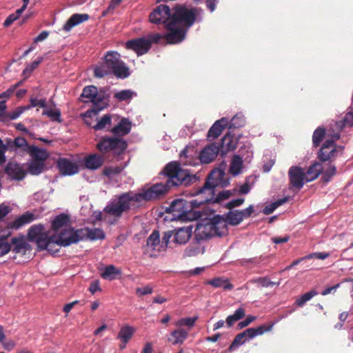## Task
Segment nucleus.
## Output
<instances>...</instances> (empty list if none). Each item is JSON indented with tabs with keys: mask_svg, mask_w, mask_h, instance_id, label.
<instances>
[{
	"mask_svg": "<svg viewBox=\"0 0 353 353\" xmlns=\"http://www.w3.org/2000/svg\"><path fill=\"white\" fill-rule=\"evenodd\" d=\"M170 189L165 183H157L145 187L139 192H124L117 196L116 201L109 203L104 210L114 217H121L124 212H137L146 202L161 199Z\"/></svg>",
	"mask_w": 353,
	"mask_h": 353,
	"instance_id": "1",
	"label": "nucleus"
},
{
	"mask_svg": "<svg viewBox=\"0 0 353 353\" xmlns=\"http://www.w3.org/2000/svg\"><path fill=\"white\" fill-rule=\"evenodd\" d=\"M202 14L203 10L201 8L176 6L172 9L171 21L166 26L168 32L165 38L167 43L176 44L183 41L188 29L194 22L202 21Z\"/></svg>",
	"mask_w": 353,
	"mask_h": 353,
	"instance_id": "2",
	"label": "nucleus"
},
{
	"mask_svg": "<svg viewBox=\"0 0 353 353\" xmlns=\"http://www.w3.org/2000/svg\"><path fill=\"white\" fill-rule=\"evenodd\" d=\"M226 168V162L222 161L217 168H214L209 173L203 185L196 191V195L201 196V199L199 201H192V205L196 206L210 203L214 199L215 188L218 186L225 188L230 185V179L225 176Z\"/></svg>",
	"mask_w": 353,
	"mask_h": 353,
	"instance_id": "3",
	"label": "nucleus"
},
{
	"mask_svg": "<svg viewBox=\"0 0 353 353\" xmlns=\"http://www.w3.org/2000/svg\"><path fill=\"white\" fill-rule=\"evenodd\" d=\"M81 97L84 103L91 102L94 105L93 109L88 110L82 114L85 123L91 126L90 119L109 105V95L103 88L99 90L94 85H88L83 89Z\"/></svg>",
	"mask_w": 353,
	"mask_h": 353,
	"instance_id": "4",
	"label": "nucleus"
},
{
	"mask_svg": "<svg viewBox=\"0 0 353 353\" xmlns=\"http://www.w3.org/2000/svg\"><path fill=\"white\" fill-rule=\"evenodd\" d=\"M162 173L167 177L165 184L170 188L180 185L188 186L196 183L199 177L188 170L181 168L180 163L172 161L163 168Z\"/></svg>",
	"mask_w": 353,
	"mask_h": 353,
	"instance_id": "5",
	"label": "nucleus"
},
{
	"mask_svg": "<svg viewBox=\"0 0 353 353\" xmlns=\"http://www.w3.org/2000/svg\"><path fill=\"white\" fill-rule=\"evenodd\" d=\"M239 137L227 132L221 139L220 143H212L205 146L199 154H226L234 152L237 147Z\"/></svg>",
	"mask_w": 353,
	"mask_h": 353,
	"instance_id": "6",
	"label": "nucleus"
},
{
	"mask_svg": "<svg viewBox=\"0 0 353 353\" xmlns=\"http://www.w3.org/2000/svg\"><path fill=\"white\" fill-rule=\"evenodd\" d=\"M104 62L117 77L124 79L130 75L128 68L120 59V54L117 52H108L104 57Z\"/></svg>",
	"mask_w": 353,
	"mask_h": 353,
	"instance_id": "7",
	"label": "nucleus"
},
{
	"mask_svg": "<svg viewBox=\"0 0 353 353\" xmlns=\"http://www.w3.org/2000/svg\"><path fill=\"white\" fill-rule=\"evenodd\" d=\"M272 325L263 324L258 327H251L245 330L244 332L236 335L233 341L229 347L230 352L234 350L239 345H243L246 341L252 339L253 338L263 334L266 332L272 330Z\"/></svg>",
	"mask_w": 353,
	"mask_h": 353,
	"instance_id": "8",
	"label": "nucleus"
},
{
	"mask_svg": "<svg viewBox=\"0 0 353 353\" xmlns=\"http://www.w3.org/2000/svg\"><path fill=\"white\" fill-rule=\"evenodd\" d=\"M127 146V142L118 137H103L97 143V148L101 152H112L113 154H121Z\"/></svg>",
	"mask_w": 353,
	"mask_h": 353,
	"instance_id": "9",
	"label": "nucleus"
},
{
	"mask_svg": "<svg viewBox=\"0 0 353 353\" xmlns=\"http://www.w3.org/2000/svg\"><path fill=\"white\" fill-rule=\"evenodd\" d=\"M82 232L80 229L75 230L72 227L65 228L57 234V245L65 248L76 244L81 241Z\"/></svg>",
	"mask_w": 353,
	"mask_h": 353,
	"instance_id": "10",
	"label": "nucleus"
},
{
	"mask_svg": "<svg viewBox=\"0 0 353 353\" xmlns=\"http://www.w3.org/2000/svg\"><path fill=\"white\" fill-rule=\"evenodd\" d=\"M289 188L290 190H296L299 191L306 183V176L305 168L293 165L288 170Z\"/></svg>",
	"mask_w": 353,
	"mask_h": 353,
	"instance_id": "11",
	"label": "nucleus"
},
{
	"mask_svg": "<svg viewBox=\"0 0 353 353\" xmlns=\"http://www.w3.org/2000/svg\"><path fill=\"white\" fill-rule=\"evenodd\" d=\"M172 10L167 5L158 6L149 15V20L152 23L166 26L171 21Z\"/></svg>",
	"mask_w": 353,
	"mask_h": 353,
	"instance_id": "12",
	"label": "nucleus"
},
{
	"mask_svg": "<svg viewBox=\"0 0 353 353\" xmlns=\"http://www.w3.org/2000/svg\"><path fill=\"white\" fill-rule=\"evenodd\" d=\"M6 142L7 151L14 152L17 151V149H21L23 152H28L29 154H37V148L30 146L23 137H19L14 140L7 139Z\"/></svg>",
	"mask_w": 353,
	"mask_h": 353,
	"instance_id": "13",
	"label": "nucleus"
},
{
	"mask_svg": "<svg viewBox=\"0 0 353 353\" xmlns=\"http://www.w3.org/2000/svg\"><path fill=\"white\" fill-rule=\"evenodd\" d=\"M194 200H192L190 201L191 206L189 205L188 202L183 199H175L174 200L168 210L170 212L174 213L176 216L181 219H185L187 218V213L190 210V209L193 208H196V206L192 205V201ZM199 201L198 200H196ZM200 205H196V207H199Z\"/></svg>",
	"mask_w": 353,
	"mask_h": 353,
	"instance_id": "14",
	"label": "nucleus"
},
{
	"mask_svg": "<svg viewBox=\"0 0 353 353\" xmlns=\"http://www.w3.org/2000/svg\"><path fill=\"white\" fill-rule=\"evenodd\" d=\"M125 48L132 50L138 56L147 53L150 49V42L145 37H140L128 41L125 43Z\"/></svg>",
	"mask_w": 353,
	"mask_h": 353,
	"instance_id": "15",
	"label": "nucleus"
},
{
	"mask_svg": "<svg viewBox=\"0 0 353 353\" xmlns=\"http://www.w3.org/2000/svg\"><path fill=\"white\" fill-rule=\"evenodd\" d=\"M5 172L10 179L14 181H21L26 175V171L22 165L12 162H9L7 164L5 168Z\"/></svg>",
	"mask_w": 353,
	"mask_h": 353,
	"instance_id": "16",
	"label": "nucleus"
},
{
	"mask_svg": "<svg viewBox=\"0 0 353 353\" xmlns=\"http://www.w3.org/2000/svg\"><path fill=\"white\" fill-rule=\"evenodd\" d=\"M330 156H322L323 171L321 172V181L323 184L328 183L336 174V166L330 162Z\"/></svg>",
	"mask_w": 353,
	"mask_h": 353,
	"instance_id": "17",
	"label": "nucleus"
},
{
	"mask_svg": "<svg viewBox=\"0 0 353 353\" xmlns=\"http://www.w3.org/2000/svg\"><path fill=\"white\" fill-rule=\"evenodd\" d=\"M28 172L32 175H38L46 170L45 162L49 156H32Z\"/></svg>",
	"mask_w": 353,
	"mask_h": 353,
	"instance_id": "18",
	"label": "nucleus"
},
{
	"mask_svg": "<svg viewBox=\"0 0 353 353\" xmlns=\"http://www.w3.org/2000/svg\"><path fill=\"white\" fill-rule=\"evenodd\" d=\"M228 123V119L226 117H223L219 120L216 121L209 129L206 140L212 141L217 139L225 128Z\"/></svg>",
	"mask_w": 353,
	"mask_h": 353,
	"instance_id": "19",
	"label": "nucleus"
},
{
	"mask_svg": "<svg viewBox=\"0 0 353 353\" xmlns=\"http://www.w3.org/2000/svg\"><path fill=\"white\" fill-rule=\"evenodd\" d=\"M57 168L63 176H72L79 172L77 164L65 158H61L57 161Z\"/></svg>",
	"mask_w": 353,
	"mask_h": 353,
	"instance_id": "20",
	"label": "nucleus"
},
{
	"mask_svg": "<svg viewBox=\"0 0 353 353\" xmlns=\"http://www.w3.org/2000/svg\"><path fill=\"white\" fill-rule=\"evenodd\" d=\"M319 161H314L307 168H305V174L306 176V182H312L321 175L323 171V161H322V156Z\"/></svg>",
	"mask_w": 353,
	"mask_h": 353,
	"instance_id": "21",
	"label": "nucleus"
},
{
	"mask_svg": "<svg viewBox=\"0 0 353 353\" xmlns=\"http://www.w3.org/2000/svg\"><path fill=\"white\" fill-rule=\"evenodd\" d=\"M10 243L11 245V250L16 254L24 255L28 250L31 249L30 245L23 236L12 238Z\"/></svg>",
	"mask_w": 353,
	"mask_h": 353,
	"instance_id": "22",
	"label": "nucleus"
},
{
	"mask_svg": "<svg viewBox=\"0 0 353 353\" xmlns=\"http://www.w3.org/2000/svg\"><path fill=\"white\" fill-rule=\"evenodd\" d=\"M209 227L212 235L222 236L224 233L223 230H226L225 221L219 215L214 216L210 219Z\"/></svg>",
	"mask_w": 353,
	"mask_h": 353,
	"instance_id": "23",
	"label": "nucleus"
},
{
	"mask_svg": "<svg viewBox=\"0 0 353 353\" xmlns=\"http://www.w3.org/2000/svg\"><path fill=\"white\" fill-rule=\"evenodd\" d=\"M90 18L88 14H74L65 22L63 26V30L65 32H70L72 28L79 24L88 21Z\"/></svg>",
	"mask_w": 353,
	"mask_h": 353,
	"instance_id": "24",
	"label": "nucleus"
},
{
	"mask_svg": "<svg viewBox=\"0 0 353 353\" xmlns=\"http://www.w3.org/2000/svg\"><path fill=\"white\" fill-rule=\"evenodd\" d=\"M343 149V146L336 145L333 140H326L317 154H338L342 153Z\"/></svg>",
	"mask_w": 353,
	"mask_h": 353,
	"instance_id": "25",
	"label": "nucleus"
},
{
	"mask_svg": "<svg viewBox=\"0 0 353 353\" xmlns=\"http://www.w3.org/2000/svg\"><path fill=\"white\" fill-rule=\"evenodd\" d=\"M174 242L176 244H185L192 236V228L184 227L174 231Z\"/></svg>",
	"mask_w": 353,
	"mask_h": 353,
	"instance_id": "26",
	"label": "nucleus"
},
{
	"mask_svg": "<svg viewBox=\"0 0 353 353\" xmlns=\"http://www.w3.org/2000/svg\"><path fill=\"white\" fill-rule=\"evenodd\" d=\"M83 232L81 235V241L88 239L91 241L102 240L105 237V233L103 230L100 228L90 229L88 227L80 229Z\"/></svg>",
	"mask_w": 353,
	"mask_h": 353,
	"instance_id": "27",
	"label": "nucleus"
},
{
	"mask_svg": "<svg viewBox=\"0 0 353 353\" xmlns=\"http://www.w3.org/2000/svg\"><path fill=\"white\" fill-rule=\"evenodd\" d=\"M132 128V123L128 119L123 118L119 123L112 128L111 132L119 137L128 134Z\"/></svg>",
	"mask_w": 353,
	"mask_h": 353,
	"instance_id": "28",
	"label": "nucleus"
},
{
	"mask_svg": "<svg viewBox=\"0 0 353 353\" xmlns=\"http://www.w3.org/2000/svg\"><path fill=\"white\" fill-rule=\"evenodd\" d=\"M206 285H210L215 288H221L225 290H231L234 285L230 282V280L223 276L215 277L205 282Z\"/></svg>",
	"mask_w": 353,
	"mask_h": 353,
	"instance_id": "29",
	"label": "nucleus"
},
{
	"mask_svg": "<svg viewBox=\"0 0 353 353\" xmlns=\"http://www.w3.org/2000/svg\"><path fill=\"white\" fill-rule=\"evenodd\" d=\"M35 219L36 216L33 213L26 212L10 223V226L13 229H19L23 225L30 223Z\"/></svg>",
	"mask_w": 353,
	"mask_h": 353,
	"instance_id": "30",
	"label": "nucleus"
},
{
	"mask_svg": "<svg viewBox=\"0 0 353 353\" xmlns=\"http://www.w3.org/2000/svg\"><path fill=\"white\" fill-rule=\"evenodd\" d=\"M145 248L146 249L150 248L154 251H162L160 243L159 232L158 230H154L148 237Z\"/></svg>",
	"mask_w": 353,
	"mask_h": 353,
	"instance_id": "31",
	"label": "nucleus"
},
{
	"mask_svg": "<svg viewBox=\"0 0 353 353\" xmlns=\"http://www.w3.org/2000/svg\"><path fill=\"white\" fill-rule=\"evenodd\" d=\"M70 222V218L68 214H60L54 217L51 223L52 230L57 232L63 227L67 226Z\"/></svg>",
	"mask_w": 353,
	"mask_h": 353,
	"instance_id": "32",
	"label": "nucleus"
},
{
	"mask_svg": "<svg viewBox=\"0 0 353 353\" xmlns=\"http://www.w3.org/2000/svg\"><path fill=\"white\" fill-rule=\"evenodd\" d=\"M121 275V270L116 268L114 265H109L103 268L101 273V276L103 279L112 281Z\"/></svg>",
	"mask_w": 353,
	"mask_h": 353,
	"instance_id": "33",
	"label": "nucleus"
},
{
	"mask_svg": "<svg viewBox=\"0 0 353 353\" xmlns=\"http://www.w3.org/2000/svg\"><path fill=\"white\" fill-rule=\"evenodd\" d=\"M243 168V161L241 156H233L229 168V173L234 176L240 174Z\"/></svg>",
	"mask_w": 353,
	"mask_h": 353,
	"instance_id": "34",
	"label": "nucleus"
},
{
	"mask_svg": "<svg viewBox=\"0 0 353 353\" xmlns=\"http://www.w3.org/2000/svg\"><path fill=\"white\" fill-rule=\"evenodd\" d=\"M171 337L168 339L173 345L181 344L188 336V331L179 328L171 332Z\"/></svg>",
	"mask_w": 353,
	"mask_h": 353,
	"instance_id": "35",
	"label": "nucleus"
},
{
	"mask_svg": "<svg viewBox=\"0 0 353 353\" xmlns=\"http://www.w3.org/2000/svg\"><path fill=\"white\" fill-rule=\"evenodd\" d=\"M103 156H85L84 159L85 166L90 170H97L102 165L104 159Z\"/></svg>",
	"mask_w": 353,
	"mask_h": 353,
	"instance_id": "36",
	"label": "nucleus"
},
{
	"mask_svg": "<svg viewBox=\"0 0 353 353\" xmlns=\"http://www.w3.org/2000/svg\"><path fill=\"white\" fill-rule=\"evenodd\" d=\"M56 238V234L52 236H49L48 232L46 234H41V236L37 238L34 240V242H36L37 245L39 250H44L47 248L50 247L52 243V239Z\"/></svg>",
	"mask_w": 353,
	"mask_h": 353,
	"instance_id": "37",
	"label": "nucleus"
},
{
	"mask_svg": "<svg viewBox=\"0 0 353 353\" xmlns=\"http://www.w3.org/2000/svg\"><path fill=\"white\" fill-rule=\"evenodd\" d=\"M44 225L41 223L35 224L32 225L28 232V238L30 241H33L37 238L41 236V234H46L44 231Z\"/></svg>",
	"mask_w": 353,
	"mask_h": 353,
	"instance_id": "38",
	"label": "nucleus"
},
{
	"mask_svg": "<svg viewBox=\"0 0 353 353\" xmlns=\"http://www.w3.org/2000/svg\"><path fill=\"white\" fill-rule=\"evenodd\" d=\"M135 332V329L130 325L122 327L117 335V339L121 342L128 343Z\"/></svg>",
	"mask_w": 353,
	"mask_h": 353,
	"instance_id": "39",
	"label": "nucleus"
},
{
	"mask_svg": "<svg viewBox=\"0 0 353 353\" xmlns=\"http://www.w3.org/2000/svg\"><path fill=\"white\" fill-rule=\"evenodd\" d=\"M112 123V116L109 114L103 115L97 119V123L92 126L95 130H101L109 128Z\"/></svg>",
	"mask_w": 353,
	"mask_h": 353,
	"instance_id": "40",
	"label": "nucleus"
},
{
	"mask_svg": "<svg viewBox=\"0 0 353 353\" xmlns=\"http://www.w3.org/2000/svg\"><path fill=\"white\" fill-rule=\"evenodd\" d=\"M245 315V310L242 307L238 308L233 314L229 315L226 320L225 323L228 327H232L234 323L243 319Z\"/></svg>",
	"mask_w": 353,
	"mask_h": 353,
	"instance_id": "41",
	"label": "nucleus"
},
{
	"mask_svg": "<svg viewBox=\"0 0 353 353\" xmlns=\"http://www.w3.org/2000/svg\"><path fill=\"white\" fill-rule=\"evenodd\" d=\"M242 221V213L239 210H230L226 215V221L232 225H237Z\"/></svg>",
	"mask_w": 353,
	"mask_h": 353,
	"instance_id": "42",
	"label": "nucleus"
},
{
	"mask_svg": "<svg viewBox=\"0 0 353 353\" xmlns=\"http://www.w3.org/2000/svg\"><path fill=\"white\" fill-rule=\"evenodd\" d=\"M110 74L112 72L104 61L97 65L94 68V74L97 78H102Z\"/></svg>",
	"mask_w": 353,
	"mask_h": 353,
	"instance_id": "43",
	"label": "nucleus"
},
{
	"mask_svg": "<svg viewBox=\"0 0 353 353\" xmlns=\"http://www.w3.org/2000/svg\"><path fill=\"white\" fill-rule=\"evenodd\" d=\"M245 119L244 116L242 114L239 113V114H236V115H234L230 119V121H228L227 126H228V128L230 129L239 128L241 127H243L245 125Z\"/></svg>",
	"mask_w": 353,
	"mask_h": 353,
	"instance_id": "44",
	"label": "nucleus"
},
{
	"mask_svg": "<svg viewBox=\"0 0 353 353\" xmlns=\"http://www.w3.org/2000/svg\"><path fill=\"white\" fill-rule=\"evenodd\" d=\"M325 136V130L324 128H317L312 135V144L313 147L317 148L323 140Z\"/></svg>",
	"mask_w": 353,
	"mask_h": 353,
	"instance_id": "45",
	"label": "nucleus"
},
{
	"mask_svg": "<svg viewBox=\"0 0 353 353\" xmlns=\"http://www.w3.org/2000/svg\"><path fill=\"white\" fill-rule=\"evenodd\" d=\"M136 92L131 90H123L114 94V97L119 101H129L133 97L136 96Z\"/></svg>",
	"mask_w": 353,
	"mask_h": 353,
	"instance_id": "46",
	"label": "nucleus"
},
{
	"mask_svg": "<svg viewBox=\"0 0 353 353\" xmlns=\"http://www.w3.org/2000/svg\"><path fill=\"white\" fill-rule=\"evenodd\" d=\"M336 125L337 128L341 130L343 128L353 126V112H347L342 120L336 123Z\"/></svg>",
	"mask_w": 353,
	"mask_h": 353,
	"instance_id": "47",
	"label": "nucleus"
},
{
	"mask_svg": "<svg viewBox=\"0 0 353 353\" xmlns=\"http://www.w3.org/2000/svg\"><path fill=\"white\" fill-rule=\"evenodd\" d=\"M317 294H318V292H316V290H312L305 293L304 294L301 296L299 298H298L296 300L295 303L297 305V306L303 307L307 301H310L312 297H314V296H316Z\"/></svg>",
	"mask_w": 353,
	"mask_h": 353,
	"instance_id": "48",
	"label": "nucleus"
},
{
	"mask_svg": "<svg viewBox=\"0 0 353 353\" xmlns=\"http://www.w3.org/2000/svg\"><path fill=\"white\" fill-rule=\"evenodd\" d=\"M11 250V245L6 236L0 237V256H4Z\"/></svg>",
	"mask_w": 353,
	"mask_h": 353,
	"instance_id": "49",
	"label": "nucleus"
},
{
	"mask_svg": "<svg viewBox=\"0 0 353 353\" xmlns=\"http://www.w3.org/2000/svg\"><path fill=\"white\" fill-rule=\"evenodd\" d=\"M28 110V107L25 106H19L17 108L12 112H8L6 117V122L15 120L17 119L22 113Z\"/></svg>",
	"mask_w": 353,
	"mask_h": 353,
	"instance_id": "50",
	"label": "nucleus"
},
{
	"mask_svg": "<svg viewBox=\"0 0 353 353\" xmlns=\"http://www.w3.org/2000/svg\"><path fill=\"white\" fill-rule=\"evenodd\" d=\"M43 57H38L36 60L32 61L31 63L26 65V67L23 70V74L24 75L30 74L34 69H36L38 65L43 61Z\"/></svg>",
	"mask_w": 353,
	"mask_h": 353,
	"instance_id": "51",
	"label": "nucleus"
},
{
	"mask_svg": "<svg viewBox=\"0 0 353 353\" xmlns=\"http://www.w3.org/2000/svg\"><path fill=\"white\" fill-rule=\"evenodd\" d=\"M199 141L193 140L190 141L179 153V154H188V153H196V148L199 145Z\"/></svg>",
	"mask_w": 353,
	"mask_h": 353,
	"instance_id": "52",
	"label": "nucleus"
},
{
	"mask_svg": "<svg viewBox=\"0 0 353 353\" xmlns=\"http://www.w3.org/2000/svg\"><path fill=\"white\" fill-rule=\"evenodd\" d=\"M42 114L48 116L52 121H61V112L59 110L46 109L43 111Z\"/></svg>",
	"mask_w": 353,
	"mask_h": 353,
	"instance_id": "53",
	"label": "nucleus"
},
{
	"mask_svg": "<svg viewBox=\"0 0 353 353\" xmlns=\"http://www.w3.org/2000/svg\"><path fill=\"white\" fill-rule=\"evenodd\" d=\"M197 316L194 317H188V318H183L179 319L176 323V326H188L189 327H192L194 326L195 322L197 320Z\"/></svg>",
	"mask_w": 353,
	"mask_h": 353,
	"instance_id": "54",
	"label": "nucleus"
},
{
	"mask_svg": "<svg viewBox=\"0 0 353 353\" xmlns=\"http://www.w3.org/2000/svg\"><path fill=\"white\" fill-rule=\"evenodd\" d=\"M30 104L28 105H26L25 107H28V110L36 107L39 106L41 108L46 107V99H37V97H31L30 99Z\"/></svg>",
	"mask_w": 353,
	"mask_h": 353,
	"instance_id": "55",
	"label": "nucleus"
},
{
	"mask_svg": "<svg viewBox=\"0 0 353 353\" xmlns=\"http://www.w3.org/2000/svg\"><path fill=\"white\" fill-rule=\"evenodd\" d=\"M123 168L121 166L106 167L103 170V174L107 176H112L120 174Z\"/></svg>",
	"mask_w": 353,
	"mask_h": 353,
	"instance_id": "56",
	"label": "nucleus"
},
{
	"mask_svg": "<svg viewBox=\"0 0 353 353\" xmlns=\"http://www.w3.org/2000/svg\"><path fill=\"white\" fill-rule=\"evenodd\" d=\"M174 231H168L164 232L163 236L161 239H160L161 247L162 250H165L169 244L170 239L172 236Z\"/></svg>",
	"mask_w": 353,
	"mask_h": 353,
	"instance_id": "57",
	"label": "nucleus"
},
{
	"mask_svg": "<svg viewBox=\"0 0 353 353\" xmlns=\"http://www.w3.org/2000/svg\"><path fill=\"white\" fill-rule=\"evenodd\" d=\"M252 282L262 287L273 286L276 284L274 282L270 281L267 277H259L252 280Z\"/></svg>",
	"mask_w": 353,
	"mask_h": 353,
	"instance_id": "58",
	"label": "nucleus"
},
{
	"mask_svg": "<svg viewBox=\"0 0 353 353\" xmlns=\"http://www.w3.org/2000/svg\"><path fill=\"white\" fill-rule=\"evenodd\" d=\"M232 196V192L230 190H223L217 194L214 199V203H220L221 201L229 199Z\"/></svg>",
	"mask_w": 353,
	"mask_h": 353,
	"instance_id": "59",
	"label": "nucleus"
},
{
	"mask_svg": "<svg viewBox=\"0 0 353 353\" xmlns=\"http://www.w3.org/2000/svg\"><path fill=\"white\" fill-rule=\"evenodd\" d=\"M245 201L243 198H239L233 199L225 204V208L232 210L234 208L239 207L242 205Z\"/></svg>",
	"mask_w": 353,
	"mask_h": 353,
	"instance_id": "60",
	"label": "nucleus"
},
{
	"mask_svg": "<svg viewBox=\"0 0 353 353\" xmlns=\"http://www.w3.org/2000/svg\"><path fill=\"white\" fill-rule=\"evenodd\" d=\"M153 292L152 288L147 285L144 288H137L136 289V294L138 296H142L147 294H150Z\"/></svg>",
	"mask_w": 353,
	"mask_h": 353,
	"instance_id": "61",
	"label": "nucleus"
},
{
	"mask_svg": "<svg viewBox=\"0 0 353 353\" xmlns=\"http://www.w3.org/2000/svg\"><path fill=\"white\" fill-rule=\"evenodd\" d=\"M122 0H112L107 8L103 12V16H105L110 12H112L121 3Z\"/></svg>",
	"mask_w": 353,
	"mask_h": 353,
	"instance_id": "62",
	"label": "nucleus"
},
{
	"mask_svg": "<svg viewBox=\"0 0 353 353\" xmlns=\"http://www.w3.org/2000/svg\"><path fill=\"white\" fill-rule=\"evenodd\" d=\"M6 101H0V121L6 122V117L8 112H6Z\"/></svg>",
	"mask_w": 353,
	"mask_h": 353,
	"instance_id": "63",
	"label": "nucleus"
},
{
	"mask_svg": "<svg viewBox=\"0 0 353 353\" xmlns=\"http://www.w3.org/2000/svg\"><path fill=\"white\" fill-rule=\"evenodd\" d=\"M217 156H198L197 161L201 164H208L215 160Z\"/></svg>",
	"mask_w": 353,
	"mask_h": 353,
	"instance_id": "64",
	"label": "nucleus"
}]
</instances>
